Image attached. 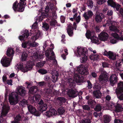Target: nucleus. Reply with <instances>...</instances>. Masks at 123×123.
Here are the masks:
<instances>
[{
  "label": "nucleus",
  "instance_id": "obj_41",
  "mask_svg": "<svg viewBox=\"0 0 123 123\" xmlns=\"http://www.w3.org/2000/svg\"><path fill=\"white\" fill-rule=\"evenodd\" d=\"M122 106L119 104H117V106L115 107V111L117 112H120L122 110Z\"/></svg>",
  "mask_w": 123,
  "mask_h": 123
},
{
  "label": "nucleus",
  "instance_id": "obj_62",
  "mask_svg": "<svg viewBox=\"0 0 123 123\" xmlns=\"http://www.w3.org/2000/svg\"><path fill=\"white\" fill-rule=\"evenodd\" d=\"M122 121L119 119H115L114 123H122Z\"/></svg>",
  "mask_w": 123,
  "mask_h": 123
},
{
  "label": "nucleus",
  "instance_id": "obj_4",
  "mask_svg": "<svg viewBox=\"0 0 123 123\" xmlns=\"http://www.w3.org/2000/svg\"><path fill=\"white\" fill-rule=\"evenodd\" d=\"M9 109L10 107L8 105H4L2 107L1 116L0 117V123H5L6 122V120L4 119L3 117L4 116L6 115L8 113Z\"/></svg>",
  "mask_w": 123,
  "mask_h": 123
},
{
  "label": "nucleus",
  "instance_id": "obj_38",
  "mask_svg": "<svg viewBox=\"0 0 123 123\" xmlns=\"http://www.w3.org/2000/svg\"><path fill=\"white\" fill-rule=\"evenodd\" d=\"M27 56L28 55L25 52H23L22 55L21 57L22 60V61H25L26 59Z\"/></svg>",
  "mask_w": 123,
  "mask_h": 123
},
{
  "label": "nucleus",
  "instance_id": "obj_23",
  "mask_svg": "<svg viewBox=\"0 0 123 123\" xmlns=\"http://www.w3.org/2000/svg\"><path fill=\"white\" fill-rule=\"evenodd\" d=\"M31 55L33 57H34L36 59H42L43 57V55L39 54V53L38 52H36L34 51L31 53Z\"/></svg>",
  "mask_w": 123,
  "mask_h": 123
},
{
  "label": "nucleus",
  "instance_id": "obj_31",
  "mask_svg": "<svg viewBox=\"0 0 123 123\" xmlns=\"http://www.w3.org/2000/svg\"><path fill=\"white\" fill-rule=\"evenodd\" d=\"M108 55L107 56L110 59L113 60H115L116 59V55L115 53L109 51Z\"/></svg>",
  "mask_w": 123,
  "mask_h": 123
},
{
  "label": "nucleus",
  "instance_id": "obj_15",
  "mask_svg": "<svg viewBox=\"0 0 123 123\" xmlns=\"http://www.w3.org/2000/svg\"><path fill=\"white\" fill-rule=\"evenodd\" d=\"M99 39L101 40L105 41L107 40L108 38V34L105 32H101L98 35Z\"/></svg>",
  "mask_w": 123,
  "mask_h": 123
},
{
  "label": "nucleus",
  "instance_id": "obj_48",
  "mask_svg": "<svg viewBox=\"0 0 123 123\" xmlns=\"http://www.w3.org/2000/svg\"><path fill=\"white\" fill-rule=\"evenodd\" d=\"M50 110L52 116L53 115H55L57 114V112L55 109L51 108L50 109Z\"/></svg>",
  "mask_w": 123,
  "mask_h": 123
},
{
  "label": "nucleus",
  "instance_id": "obj_64",
  "mask_svg": "<svg viewBox=\"0 0 123 123\" xmlns=\"http://www.w3.org/2000/svg\"><path fill=\"white\" fill-rule=\"evenodd\" d=\"M7 84L9 85H12V80H7Z\"/></svg>",
  "mask_w": 123,
  "mask_h": 123
},
{
  "label": "nucleus",
  "instance_id": "obj_11",
  "mask_svg": "<svg viewBox=\"0 0 123 123\" xmlns=\"http://www.w3.org/2000/svg\"><path fill=\"white\" fill-rule=\"evenodd\" d=\"M39 106L38 110L42 113L46 110L47 108V106L46 104L43 103L42 100H41L38 103Z\"/></svg>",
  "mask_w": 123,
  "mask_h": 123
},
{
  "label": "nucleus",
  "instance_id": "obj_52",
  "mask_svg": "<svg viewBox=\"0 0 123 123\" xmlns=\"http://www.w3.org/2000/svg\"><path fill=\"white\" fill-rule=\"evenodd\" d=\"M44 63L43 62H40L37 63L36 64L37 67L39 68L42 67L44 65Z\"/></svg>",
  "mask_w": 123,
  "mask_h": 123
},
{
  "label": "nucleus",
  "instance_id": "obj_40",
  "mask_svg": "<svg viewBox=\"0 0 123 123\" xmlns=\"http://www.w3.org/2000/svg\"><path fill=\"white\" fill-rule=\"evenodd\" d=\"M122 63L121 62H117L116 64V66L117 67V69L120 71H123V67L122 68L121 67V63Z\"/></svg>",
  "mask_w": 123,
  "mask_h": 123
},
{
  "label": "nucleus",
  "instance_id": "obj_45",
  "mask_svg": "<svg viewBox=\"0 0 123 123\" xmlns=\"http://www.w3.org/2000/svg\"><path fill=\"white\" fill-rule=\"evenodd\" d=\"M116 92L117 94L118 98L120 100H123V93L120 95L119 93L121 92Z\"/></svg>",
  "mask_w": 123,
  "mask_h": 123
},
{
  "label": "nucleus",
  "instance_id": "obj_10",
  "mask_svg": "<svg viewBox=\"0 0 123 123\" xmlns=\"http://www.w3.org/2000/svg\"><path fill=\"white\" fill-rule=\"evenodd\" d=\"M111 36L113 37L110 38V42L112 43H116L118 40H122L120 39L122 37H119L118 35L116 33L111 34Z\"/></svg>",
  "mask_w": 123,
  "mask_h": 123
},
{
  "label": "nucleus",
  "instance_id": "obj_21",
  "mask_svg": "<svg viewBox=\"0 0 123 123\" xmlns=\"http://www.w3.org/2000/svg\"><path fill=\"white\" fill-rule=\"evenodd\" d=\"M22 116L20 115L17 116L15 118L13 122H12V123H20L19 121L23 119L24 117V113H22Z\"/></svg>",
  "mask_w": 123,
  "mask_h": 123
},
{
  "label": "nucleus",
  "instance_id": "obj_20",
  "mask_svg": "<svg viewBox=\"0 0 123 123\" xmlns=\"http://www.w3.org/2000/svg\"><path fill=\"white\" fill-rule=\"evenodd\" d=\"M14 51L13 49L11 48H8L6 51V55L10 57V59L12 60L14 55Z\"/></svg>",
  "mask_w": 123,
  "mask_h": 123
},
{
  "label": "nucleus",
  "instance_id": "obj_25",
  "mask_svg": "<svg viewBox=\"0 0 123 123\" xmlns=\"http://www.w3.org/2000/svg\"><path fill=\"white\" fill-rule=\"evenodd\" d=\"M93 15L92 12L90 10H88L86 13H84L83 16L87 20L91 17Z\"/></svg>",
  "mask_w": 123,
  "mask_h": 123
},
{
  "label": "nucleus",
  "instance_id": "obj_32",
  "mask_svg": "<svg viewBox=\"0 0 123 123\" xmlns=\"http://www.w3.org/2000/svg\"><path fill=\"white\" fill-rule=\"evenodd\" d=\"M94 96L96 98H99L101 96L102 94L99 91H95L93 92Z\"/></svg>",
  "mask_w": 123,
  "mask_h": 123
},
{
  "label": "nucleus",
  "instance_id": "obj_13",
  "mask_svg": "<svg viewBox=\"0 0 123 123\" xmlns=\"http://www.w3.org/2000/svg\"><path fill=\"white\" fill-rule=\"evenodd\" d=\"M107 2L108 5L112 7L115 8L118 11L121 6L117 3L114 2L113 0H108Z\"/></svg>",
  "mask_w": 123,
  "mask_h": 123
},
{
  "label": "nucleus",
  "instance_id": "obj_6",
  "mask_svg": "<svg viewBox=\"0 0 123 123\" xmlns=\"http://www.w3.org/2000/svg\"><path fill=\"white\" fill-rule=\"evenodd\" d=\"M100 71L101 73L98 78L99 80L102 84H104L108 81V77L105 73L103 71L102 68L100 69L99 71Z\"/></svg>",
  "mask_w": 123,
  "mask_h": 123
},
{
  "label": "nucleus",
  "instance_id": "obj_26",
  "mask_svg": "<svg viewBox=\"0 0 123 123\" xmlns=\"http://www.w3.org/2000/svg\"><path fill=\"white\" fill-rule=\"evenodd\" d=\"M40 98V95L38 94H36L32 98H31V99L30 98V99H31V102H35V101L36 102H38Z\"/></svg>",
  "mask_w": 123,
  "mask_h": 123
},
{
  "label": "nucleus",
  "instance_id": "obj_36",
  "mask_svg": "<svg viewBox=\"0 0 123 123\" xmlns=\"http://www.w3.org/2000/svg\"><path fill=\"white\" fill-rule=\"evenodd\" d=\"M86 55V54H85L81 56H80L81 57L80 58V62L81 63H84L86 62V61L87 60V57Z\"/></svg>",
  "mask_w": 123,
  "mask_h": 123
},
{
  "label": "nucleus",
  "instance_id": "obj_14",
  "mask_svg": "<svg viewBox=\"0 0 123 123\" xmlns=\"http://www.w3.org/2000/svg\"><path fill=\"white\" fill-rule=\"evenodd\" d=\"M44 96L45 97L49 98V96H52L55 94V90L52 91L50 89H45L44 90Z\"/></svg>",
  "mask_w": 123,
  "mask_h": 123
},
{
  "label": "nucleus",
  "instance_id": "obj_17",
  "mask_svg": "<svg viewBox=\"0 0 123 123\" xmlns=\"http://www.w3.org/2000/svg\"><path fill=\"white\" fill-rule=\"evenodd\" d=\"M117 80V77L115 75H112L110 77V85L111 86H113L116 84Z\"/></svg>",
  "mask_w": 123,
  "mask_h": 123
},
{
  "label": "nucleus",
  "instance_id": "obj_44",
  "mask_svg": "<svg viewBox=\"0 0 123 123\" xmlns=\"http://www.w3.org/2000/svg\"><path fill=\"white\" fill-rule=\"evenodd\" d=\"M87 5L88 7L90 8H92L93 6V2L91 0H89L87 2Z\"/></svg>",
  "mask_w": 123,
  "mask_h": 123
},
{
  "label": "nucleus",
  "instance_id": "obj_54",
  "mask_svg": "<svg viewBox=\"0 0 123 123\" xmlns=\"http://www.w3.org/2000/svg\"><path fill=\"white\" fill-rule=\"evenodd\" d=\"M90 121L89 119L82 120L81 121V123H90Z\"/></svg>",
  "mask_w": 123,
  "mask_h": 123
},
{
  "label": "nucleus",
  "instance_id": "obj_16",
  "mask_svg": "<svg viewBox=\"0 0 123 123\" xmlns=\"http://www.w3.org/2000/svg\"><path fill=\"white\" fill-rule=\"evenodd\" d=\"M105 16L101 13H96L95 15V19L97 23H100L101 22L103 18Z\"/></svg>",
  "mask_w": 123,
  "mask_h": 123
},
{
  "label": "nucleus",
  "instance_id": "obj_24",
  "mask_svg": "<svg viewBox=\"0 0 123 123\" xmlns=\"http://www.w3.org/2000/svg\"><path fill=\"white\" fill-rule=\"evenodd\" d=\"M78 93V92L76 90L72 89L68 92V94L69 97L74 98L77 96Z\"/></svg>",
  "mask_w": 123,
  "mask_h": 123
},
{
  "label": "nucleus",
  "instance_id": "obj_22",
  "mask_svg": "<svg viewBox=\"0 0 123 123\" xmlns=\"http://www.w3.org/2000/svg\"><path fill=\"white\" fill-rule=\"evenodd\" d=\"M52 78L53 80V81L55 82L57 81L58 78V72L56 70H54L52 72Z\"/></svg>",
  "mask_w": 123,
  "mask_h": 123
},
{
  "label": "nucleus",
  "instance_id": "obj_53",
  "mask_svg": "<svg viewBox=\"0 0 123 123\" xmlns=\"http://www.w3.org/2000/svg\"><path fill=\"white\" fill-rule=\"evenodd\" d=\"M106 0H98L97 3L99 5H101L105 2Z\"/></svg>",
  "mask_w": 123,
  "mask_h": 123
},
{
  "label": "nucleus",
  "instance_id": "obj_39",
  "mask_svg": "<svg viewBox=\"0 0 123 123\" xmlns=\"http://www.w3.org/2000/svg\"><path fill=\"white\" fill-rule=\"evenodd\" d=\"M29 47H36L39 45V44L38 43L35 42H31L30 41H29Z\"/></svg>",
  "mask_w": 123,
  "mask_h": 123
},
{
  "label": "nucleus",
  "instance_id": "obj_9",
  "mask_svg": "<svg viewBox=\"0 0 123 123\" xmlns=\"http://www.w3.org/2000/svg\"><path fill=\"white\" fill-rule=\"evenodd\" d=\"M12 60L10 58H8L6 56H4L1 61V63L3 66L7 67L10 65V61Z\"/></svg>",
  "mask_w": 123,
  "mask_h": 123
},
{
  "label": "nucleus",
  "instance_id": "obj_33",
  "mask_svg": "<svg viewBox=\"0 0 123 123\" xmlns=\"http://www.w3.org/2000/svg\"><path fill=\"white\" fill-rule=\"evenodd\" d=\"M80 76L78 74L74 75L73 81L77 83L80 82Z\"/></svg>",
  "mask_w": 123,
  "mask_h": 123
},
{
  "label": "nucleus",
  "instance_id": "obj_19",
  "mask_svg": "<svg viewBox=\"0 0 123 123\" xmlns=\"http://www.w3.org/2000/svg\"><path fill=\"white\" fill-rule=\"evenodd\" d=\"M29 34V31L27 30H25L22 35L19 36V39L21 41L25 40L27 38Z\"/></svg>",
  "mask_w": 123,
  "mask_h": 123
},
{
  "label": "nucleus",
  "instance_id": "obj_55",
  "mask_svg": "<svg viewBox=\"0 0 123 123\" xmlns=\"http://www.w3.org/2000/svg\"><path fill=\"white\" fill-rule=\"evenodd\" d=\"M82 108L84 110H90V108L87 105H84L82 106Z\"/></svg>",
  "mask_w": 123,
  "mask_h": 123
},
{
  "label": "nucleus",
  "instance_id": "obj_1",
  "mask_svg": "<svg viewBox=\"0 0 123 123\" xmlns=\"http://www.w3.org/2000/svg\"><path fill=\"white\" fill-rule=\"evenodd\" d=\"M16 91L10 93L8 96L9 101L11 105H16L18 101V94L23 96L26 93L25 88L22 86H18L16 88Z\"/></svg>",
  "mask_w": 123,
  "mask_h": 123
},
{
  "label": "nucleus",
  "instance_id": "obj_28",
  "mask_svg": "<svg viewBox=\"0 0 123 123\" xmlns=\"http://www.w3.org/2000/svg\"><path fill=\"white\" fill-rule=\"evenodd\" d=\"M118 87L116 92H123V82H121L118 84Z\"/></svg>",
  "mask_w": 123,
  "mask_h": 123
},
{
  "label": "nucleus",
  "instance_id": "obj_50",
  "mask_svg": "<svg viewBox=\"0 0 123 123\" xmlns=\"http://www.w3.org/2000/svg\"><path fill=\"white\" fill-rule=\"evenodd\" d=\"M101 109L102 107L100 105H98L96 106L95 110L96 111H101Z\"/></svg>",
  "mask_w": 123,
  "mask_h": 123
},
{
  "label": "nucleus",
  "instance_id": "obj_46",
  "mask_svg": "<svg viewBox=\"0 0 123 123\" xmlns=\"http://www.w3.org/2000/svg\"><path fill=\"white\" fill-rule=\"evenodd\" d=\"M29 41H28V42L23 43L22 44V47L24 48H25L28 46H29Z\"/></svg>",
  "mask_w": 123,
  "mask_h": 123
},
{
  "label": "nucleus",
  "instance_id": "obj_49",
  "mask_svg": "<svg viewBox=\"0 0 123 123\" xmlns=\"http://www.w3.org/2000/svg\"><path fill=\"white\" fill-rule=\"evenodd\" d=\"M38 72L42 74H44L47 73V71L44 69H40L38 71Z\"/></svg>",
  "mask_w": 123,
  "mask_h": 123
},
{
  "label": "nucleus",
  "instance_id": "obj_37",
  "mask_svg": "<svg viewBox=\"0 0 123 123\" xmlns=\"http://www.w3.org/2000/svg\"><path fill=\"white\" fill-rule=\"evenodd\" d=\"M50 25L53 27L60 25L59 24L57 23L56 20L55 19H53L51 20L50 22Z\"/></svg>",
  "mask_w": 123,
  "mask_h": 123
},
{
  "label": "nucleus",
  "instance_id": "obj_35",
  "mask_svg": "<svg viewBox=\"0 0 123 123\" xmlns=\"http://www.w3.org/2000/svg\"><path fill=\"white\" fill-rule=\"evenodd\" d=\"M90 39L92 42L98 44V37L94 35L92 37H91Z\"/></svg>",
  "mask_w": 123,
  "mask_h": 123
},
{
  "label": "nucleus",
  "instance_id": "obj_56",
  "mask_svg": "<svg viewBox=\"0 0 123 123\" xmlns=\"http://www.w3.org/2000/svg\"><path fill=\"white\" fill-rule=\"evenodd\" d=\"M37 22H35L32 26V28L33 29H37Z\"/></svg>",
  "mask_w": 123,
  "mask_h": 123
},
{
  "label": "nucleus",
  "instance_id": "obj_29",
  "mask_svg": "<svg viewBox=\"0 0 123 123\" xmlns=\"http://www.w3.org/2000/svg\"><path fill=\"white\" fill-rule=\"evenodd\" d=\"M73 28L71 26V24H69L68 26V28H67V32L69 35L70 36H72L73 34Z\"/></svg>",
  "mask_w": 123,
  "mask_h": 123
},
{
  "label": "nucleus",
  "instance_id": "obj_27",
  "mask_svg": "<svg viewBox=\"0 0 123 123\" xmlns=\"http://www.w3.org/2000/svg\"><path fill=\"white\" fill-rule=\"evenodd\" d=\"M94 31H93L88 30L86 34V36L88 39H90L91 37L94 35Z\"/></svg>",
  "mask_w": 123,
  "mask_h": 123
},
{
  "label": "nucleus",
  "instance_id": "obj_63",
  "mask_svg": "<svg viewBox=\"0 0 123 123\" xmlns=\"http://www.w3.org/2000/svg\"><path fill=\"white\" fill-rule=\"evenodd\" d=\"M76 22L78 23L80 21V16H78L77 17H76V18L75 19Z\"/></svg>",
  "mask_w": 123,
  "mask_h": 123
},
{
  "label": "nucleus",
  "instance_id": "obj_43",
  "mask_svg": "<svg viewBox=\"0 0 123 123\" xmlns=\"http://www.w3.org/2000/svg\"><path fill=\"white\" fill-rule=\"evenodd\" d=\"M42 28L44 30H48L49 28V25L47 23H43Z\"/></svg>",
  "mask_w": 123,
  "mask_h": 123
},
{
  "label": "nucleus",
  "instance_id": "obj_58",
  "mask_svg": "<svg viewBox=\"0 0 123 123\" xmlns=\"http://www.w3.org/2000/svg\"><path fill=\"white\" fill-rule=\"evenodd\" d=\"M38 85L42 86H44L45 84V83L43 81H41L38 82Z\"/></svg>",
  "mask_w": 123,
  "mask_h": 123
},
{
  "label": "nucleus",
  "instance_id": "obj_57",
  "mask_svg": "<svg viewBox=\"0 0 123 123\" xmlns=\"http://www.w3.org/2000/svg\"><path fill=\"white\" fill-rule=\"evenodd\" d=\"M34 89V93L36 92L38 90L36 86H33L31 87V89Z\"/></svg>",
  "mask_w": 123,
  "mask_h": 123
},
{
  "label": "nucleus",
  "instance_id": "obj_2",
  "mask_svg": "<svg viewBox=\"0 0 123 123\" xmlns=\"http://www.w3.org/2000/svg\"><path fill=\"white\" fill-rule=\"evenodd\" d=\"M34 64V61H29L27 62L26 65L22 64H18L17 68L18 69H21L22 72H25L32 69V66Z\"/></svg>",
  "mask_w": 123,
  "mask_h": 123
},
{
  "label": "nucleus",
  "instance_id": "obj_12",
  "mask_svg": "<svg viewBox=\"0 0 123 123\" xmlns=\"http://www.w3.org/2000/svg\"><path fill=\"white\" fill-rule=\"evenodd\" d=\"M77 52L80 56L86 54L87 53V49L85 48L78 47L77 48Z\"/></svg>",
  "mask_w": 123,
  "mask_h": 123
},
{
  "label": "nucleus",
  "instance_id": "obj_30",
  "mask_svg": "<svg viewBox=\"0 0 123 123\" xmlns=\"http://www.w3.org/2000/svg\"><path fill=\"white\" fill-rule=\"evenodd\" d=\"M103 121L104 123H108L111 119V117L110 116L106 115L103 116Z\"/></svg>",
  "mask_w": 123,
  "mask_h": 123
},
{
  "label": "nucleus",
  "instance_id": "obj_59",
  "mask_svg": "<svg viewBox=\"0 0 123 123\" xmlns=\"http://www.w3.org/2000/svg\"><path fill=\"white\" fill-rule=\"evenodd\" d=\"M65 17L63 16H61L60 17L61 22L62 23H64L65 21Z\"/></svg>",
  "mask_w": 123,
  "mask_h": 123
},
{
  "label": "nucleus",
  "instance_id": "obj_8",
  "mask_svg": "<svg viewBox=\"0 0 123 123\" xmlns=\"http://www.w3.org/2000/svg\"><path fill=\"white\" fill-rule=\"evenodd\" d=\"M89 67L88 65L84 66L82 64L80 65L77 68V70L80 74L86 75L87 74V69Z\"/></svg>",
  "mask_w": 123,
  "mask_h": 123
},
{
  "label": "nucleus",
  "instance_id": "obj_51",
  "mask_svg": "<svg viewBox=\"0 0 123 123\" xmlns=\"http://www.w3.org/2000/svg\"><path fill=\"white\" fill-rule=\"evenodd\" d=\"M43 114L48 117H49L52 116L50 111V110L49 111L46 112L45 113H43Z\"/></svg>",
  "mask_w": 123,
  "mask_h": 123
},
{
  "label": "nucleus",
  "instance_id": "obj_60",
  "mask_svg": "<svg viewBox=\"0 0 123 123\" xmlns=\"http://www.w3.org/2000/svg\"><path fill=\"white\" fill-rule=\"evenodd\" d=\"M87 82L88 83V88L90 89H91L92 86L91 83L89 80L87 81Z\"/></svg>",
  "mask_w": 123,
  "mask_h": 123
},
{
  "label": "nucleus",
  "instance_id": "obj_34",
  "mask_svg": "<svg viewBox=\"0 0 123 123\" xmlns=\"http://www.w3.org/2000/svg\"><path fill=\"white\" fill-rule=\"evenodd\" d=\"M29 111L31 113L33 114L36 111V109L35 107L31 105H29L27 107Z\"/></svg>",
  "mask_w": 123,
  "mask_h": 123
},
{
  "label": "nucleus",
  "instance_id": "obj_47",
  "mask_svg": "<svg viewBox=\"0 0 123 123\" xmlns=\"http://www.w3.org/2000/svg\"><path fill=\"white\" fill-rule=\"evenodd\" d=\"M27 100L25 99H23L21 101L20 103V104L23 106H24L27 105Z\"/></svg>",
  "mask_w": 123,
  "mask_h": 123
},
{
  "label": "nucleus",
  "instance_id": "obj_61",
  "mask_svg": "<svg viewBox=\"0 0 123 123\" xmlns=\"http://www.w3.org/2000/svg\"><path fill=\"white\" fill-rule=\"evenodd\" d=\"M95 54L91 55H90V58L92 60H95Z\"/></svg>",
  "mask_w": 123,
  "mask_h": 123
},
{
  "label": "nucleus",
  "instance_id": "obj_5",
  "mask_svg": "<svg viewBox=\"0 0 123 123\" xmlns=\"http://www.w3.org/2000/svg\"><path fill=\"white\" fill-rule=\"evenodd\" d=\"M26 0H20L21 2L19 4L17 1H16L13 4V8L14 10L15 11L17 10L20 12H22L24 10L23 6L24 4V1Z\"/></svg>",
  "mask_w": 123,
  "mask_h": 123
},
{
  "label": "nucleus",
  "instance_id": "obj_18",
  "mask_svg": "<svg viewBox=\"0 0 123 123\" xmlns=\"http://www.w3.org/2000/svg\"><path fill=\"white\" fill-rule=\"evenodd\" d=\"M36 32L34 34V35L31 37V39L33 41H36L37 39L41 37L42 36V34L39 30L37 29L35 31Z\"/></svg>",
  "mask_w": 123,
  "mask_h": 123
},
{
  "label": "nucleus",
  "instance_id": "obj_3",
  "mask_svg": "<svg viewBox=\"0 0 123 123\" xmlns=\"http://www.w3.org/2000/svg\"><path fill=\"white\" fill-rule=\"evenodd\" d=\"M118 24L117 22L112 21L111 20H109L108 21H107L106 24H104L103 25L104 27H105L106 26H108L110 30L114 31L119 32V30L117 29V25Z\"/></svg>",
  "mask_w": 123,
  "mask_h": 123
},
{
  "label": "nucleus",
  "instance_id": "obj_7",
  "mask_svg": "<svg viewBox=\"0 0 123 123\" xmlns=\"http://www.w3.org/2000/svg\"><path fill=\"white\" fill-rule=\"evenodd\" d=\"M45 55L47 57L46 59L48 60H52L54 64L56 65L57 64V61L55 59V54L53 51H49L48 50L46 51Z\"/></svg>",
  "mask_w": 123,
  "mask_h": 123
},
{
  "label": "nucleus",
  "instance_id": "obj_42",
  "mask_svg": "<svg viewBox=\"0 0 123 123\" xmlns=\"http://www.w3.org/2000/svg\"><path fill=\"white\" fill-rule=\"evenodd\" d=\"M65 111V110L64 108L62 107L59 108L57 110V112L60 115L63 114Z\"/></svg>",
  "mask_w": 123,
  "mask_h": 123
}]
</instances>
